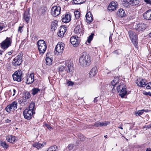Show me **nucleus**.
Instances as JSON below:
<instances>
[{"label":"nucleus","mask_w":151,"mask_h":151,"mask_svg":"<svg viewBox=\"0 0 151 151\" xmlns=\"http://www.w3.org/2000/svg\"><path fill=\"white\" fill-rule=\"evenodd\" d=\"M119 77H116L114 78V80L111 82V84L113 86H114L118 84V86L116 88L117 90L119 92L120 96L123 98L127 93V91L126 90V86L123 82H121L119 85Z\"/></svg>","instance_id":"nucleus-1"},{"label":"nucleus","mask_w":151,"mask_h":151,"mask_svg":"<svg viewBox=\"0 0 151 151\" xmlns=\"http://www.w3.org/2000/svg\"><path fill=\"white\" fill-rule=\"evenodd\" d=\"M91 62L90 56L86 52L82 53L79 59V62L80 65L84 67L89 66Z\"/></svg>","instance_id":"nucleus-2"},{"label":"nucleus","mask_w":151,"mask_h":151,"mask_svg":"<svg viewBox=\"0 0 151 151\" xmlns=\"http://www.w3.org/2000/svg\"><path fill=\"white\" fill-rule=\"evenodd\" d=\"M37 47L40 54L43 55L47 49V45L45 41L43 40H40L37 42Z\"/></svg>","instance_id":"nucleus-3"},{"label":"nucleus","mask_w":151,"mask_h":151,"mask_svg":"<svg viewBox=\"0 0 151 151\" xmlns=\"http://www.w3.org/2000/svg\"><path fill=\"white\" fill-rule=\"evenodd\" d=\"M129 36L132 42L135 46L137 48L138 46L137 44V37L134 32L132 31H129L128 32Z\"/></svg>","instance_id":"nucleus-4"},{"label":"nucleus","mask_w":151,"mask_h":151,"mask_svg":"<svg viewBox=\"0 0 151 151\" xmlns=\"http://www.w3.org/2000/svg\"><path fill=\"white\" fill-rule=\"evenodd\" d=\"M22 74L21 70L16 71L12 75L14 80L19 82L21 81L23 79Z\"/></svg>","instance_id":"nucleus-5"},{"label":"nucleus","mask_w":151,"mask_h":151,"mask_svg":"<svg viewBox=\"0 0 151 151\" xmlns=\"http://www.w3.org/2000/svg\"><path fill=\"white\" fill-rule=\"evenodd\" d=\"M12 43V38L7 37L6 39L1 43V47L4 49H7L11 46Z\"/></svg>","instance_id":"nucleus-6"},{"label":"nucleus","mask_w":151,"mask_h":151,"mask_svg":"<svg viewBox=\"0 0 151 151\" xmlns=\"http://www.w3.org/2000/svg\"><path fill=\"white\" fill-rule=\"evenodd\" d=\"M64 44L62 42H59L56 46L55 52L57 55H60L63 53L64 49Z\"/></svg>","instance_id":"nucleus-7"},{"label":"nucleus","mask_w":151,"mask_h":151,"mask_svg":"<svg viewBox=\"0 0 151 151\" xmlns=\"http://www.w3.org/2000/svg\"><path fill=\"white\" fill-rule=\"evenodd\" d=\"M35 112L33 110H31L26 109L23 112L24 117L27 120H30L32 118L33 113Z\"/></svg>","instance_id":"nucleus-8"},{"label":"nucleus","mask_w":151,"mask_h":151,"mask_svg":"<svg viewBox=\"0 0 151 151\" xmlns=\"http://www.w3.org/2000/svg\"><path fill=\"white\" fill-rule=\"evenodd\" d=\"M60 7L55 6L52 7L51 10V13L53 16L55 17L60 14Z\"/></svg>","instance_id":"nucleus-9"},{"label":"nucleus","mask_w":151,"mask_h":151,"mask_svg":"<svg viewBox=\"0 0 151 151\" xmlns=\"http://www.w3.org/2000/svg\"><path fill=\"white\" fill-rule=\"evenodd\" d=\"M17 102L16 101H14L11 104L8 105L5 108V110L8 112H10L11 111H13L14 110L16 109L17 108Z\"/></svg>","instance_id":"nucleus-10"},{"label":"nucleus","mask_w":151,"mask_h":151,"mask_svg":"<svg viewBox=\"0 0 151 151\" xmlns=\"http://www.w3.org/2000/svg\"><path fill=\"white\" fill-rule=\"evenodd\" d=\"M22 56L21 54L19 55L13 59L12 61V64L14 65L18 66L20 65L22 62Z\"/></svg>","instance_id":"nucleus-11"},{"label":"nucleus","mask_w":151,"mask_h":151,"mask_svg":"<svg viewBox=\"0 0 151 151\" xmlns=\"http://www.w3.org/2000/svg\"><path fill=\"white\" fill-rule=\"evenodd\" d=\"M70 41L74 46L77 47L78 45L80 40L77 36H73L70 38Z\"/></svg>","instance_id":"nucleus-12"},{"label":"nucleus","mask_w":151,"mask_h":151,"mask_svg":"<svg viewBox=\"0 0 151 151\" xmlns=\"http://www.w3.org/2000/svg\"><path fill=\"white\" fill-rule=\"evenodd\" d=\"M67 30V28L66 26H61L59 31L57 33L58 36L60 37H63Z\"/></svg>","instance_id":"nucleus-13"},{"label":"nucleus","mask_w":151,"mask_h":151,"mask_svg":"<svg viewBox=\"0 0 151 151\" xmlns=\"http://www.w3.org/2000/svg\"><path fill=\"white\" fill-rule=\"evenodd\" d=\"M147 27V26L146 24L143 23H139L137 25L135 29L138 32H142L146 29Z\"/></svg>","instance_id":"nucleus-14"},{"label":"nucleus","mask_w":151,"mask_h":151,"mask_svg":"<svg viewBox=\"0 0 151 151\" xmlns=\"http://www.w3.org/2000/svg\"><path fill=\"white\" fill-rule=\"evenodd\" d=\"M71 20V15L66 13L62 16V21L64 23H68Z\"/></svg>","instance_id":"nucleus-15"},{"label":"nucleus","mask_w":151,"mask_h":151,"mask_svg":"<svg viewBox=\"0 0 151 151\" xmlns=\"http://www.w3.org/2000/svg\"><path fill=\"white\" fill-rule=\"evenodd\" d=\"M117 7V3L113 1L109 4L108 7V9L110 11H112L115 10Z\"/></svg>","instance_id":"nucleus-16"},{"label":"nucleus","mask_w":151,"mask_h":151,"mask_svg":"<svg viewBox=\"0 0 151 151\" xmlns=\"http://www.w3.org/2000/svg\"><path fill=\"white\" fill-rule=\"evenodd\" d=\"M34 80V75L33 74H31L29 76H27L26 78V82L27 84H29L32 83Z\"/></svg>","instance_id":"nucleus-17"},{"label":"nucleus","mask_w":151,"mask_h":151,"mask_svg":"<svg viewBox=\"0 0 151 151\" xmlns=\"http://www.w3.org/2000/svg\"><path fill=\"white\" fill-rule=\"evenodd\" d=\"M138 86L140 87H144L146 86V80L144 79L137 80L136 83Z\"/></svg>","instance_id":"nucleus-18"},{"label":"nucleus","mask_w":151,"mask_h":151,"mask_svg":"<svg viewBox=\"0 0 151 151\" xmlns=\"http://www.w3.org/2000/svg\"><path fill=\"white\" fill-rule=\"evenodd\" d=\"M86 21L87 23L91 22L93 20V16L91 13L89 12H88L86 15Z\"/></svg>","instance_id":"nucleus-19"},{"label":"nucleus","mask_w":151,"mask_h":151,"mask_svg":"<svg viewBox=\"0 0 151 151\" xmlns=\"http://www.w3.org/2000/svg\"><path fill=\"white\" fill-rule=\"evenodd\" d=\"M144 18L147 20H151V10L147 11L143 14Z\"/></svg>","instance_id":"nucleus-20"},{"label":"nucleus","mask_w":151,"mask_h":151,"mask_svg":"<svg viewBox=\"0 0 151 151\" xmlns=\"http://www.w3.org/2000/svg\"><path fill=\"white\" fill-rule=\"evenodd\" d=\"M97 72V69L96 67H94L92 68L90 71L89 74L91 77L94 76Z\"/></svg>","instance_id":"nucleus-21"},{"label":"nucleus","mask_w":151,"mask_h":151,"mask_svg":"<svg viewBox=\"0 0 151 151\" xmlns=\"http://www.w3.org/2000/svg\"><path fill=\"white\" fill-rule=\"evenodd\" d=\"M23 18L26 22H28L30 19V14L28 11L24 12L23 14Z\"/></svg>","instance_id":"nucleus-22"},{"label":"nucleus","mask_w":151,"mask_h":151,"mask_svg":"<svg viewBox=\"0 0 151 151\" xmlns=\"http://www.w3.org/2000/svg\"><path fill=\"white\" fill-rule=\"evenodd\" d=\"M6 140L8 142L14 143L15 141V137L13 136L9 135L6 137Z\"/></svg>","instance_id":"nucleus-23"},{"label":"nucleus","mask_w":151,"mask_h":151,"mask_svg":"<svg viewBox=\"0 0 151 151\" xmlns=\"http://www.w3.org/2000/svg\"><path fill=\"white\" fill-rule=\"evenodd\" d=\"M118 15L120 17H122L125 15L124 10L122 9H120L117 13Z\"/></svg>","instance_id":"nucleus-24"},{"label":"nucleus","mask_w":151,"mask_h":151,"mask_svg":"<svg viewBox=\"0 0 151 151\" xmlns=\"http://www.w3.org/2000/svg\"><path fill=\"white\" fill-rule=\"evenodd\" d=\"M46 8L45 6L41 7L39 10V13L43 16L46 15Z\"/></svg>","instance_id":"nucleus-25"},{"label":"nucleus","mask_w":151,"mask_h":151,"mask_svg":"<svg viewBox=\"0 0 151 151\" xmlns=\"http://www.w3.org/2000/svg\"><path fill=\"white\" fill-rule=\"evenodd\" d=\"M43 143L44 142H43L42 144L41 143H40L38 142H36L34 144H33L32 146L34 147H35L38 149H39L41 148L42 147L44 146L43 144Z\"/></svg>","instance_id":"nucleus-26"},{"label":"nucleus","mask_w":151,"mask_h":151,"mask_svg":"<svg viewBox=\"0 0 151 151\" xmlns=\"http://www.w3.org/2000/svg\"><path fill=\"white\" fill-rule=\"evenodd\" d=\"M73 69L72 64L70 63H68L67 67L66 68V70L68 73H71Z\"/></svg>","instance_id":"nucleus-27"},{"label":"nucleus","mask_w":151,"mask_h":151,"mask_svg":"<svg viewBox=\"0 0 151 151\" xmlns=\"http://www.w3.org/2000/svg\"><path fill=\"white\" fill-rule=\"evenodd\" d=\"M46 64L47 65H50L52 63V60L49 57H47L45 58Z\"/></svg>","instance_id":"nucleus-28"},{"label":"nucleus","mask_w":151,"mask_h":151,"mask_svg":"<svg viewBox=\"0 0 151 151\" xmlns=\"http://www.w3.org/2000/svg\"><path fill=\"white\" fill-rule=\"evenodd\" d=\"M131 0H123L122 3L123 5L127 7L129 4H131Z\"/></svg>","instance_id":"nucleus-29"},{"label":"nucleus","mask_w":151,"mask_h":151,"mask_svg":"<svg viewBox=\"0 0 151 151\" xmlns=\"http://www.w3.org/2000/svg\"><path fill=\"white\" fill-rule=\"evenodd\" d=\"M145 111L147 112L148 111V110H145L144 109H142L141 110H139L138 111L136 112L135 114L137 116H139L142 115Z\"/></svg>","instance_id":"nucleus-30"},{"label":"nucleus","mask_w":151,"mask_h":151,"mask_svg":"<svg viewBox=\"0 0 151 151\" xmlns=\"http://www.w3.org/2000/svg\"><path fill=\"white\" fill-rule=\"evenodd\" d=\"M86 0H73V3L74 4H80L84 3Z\"/></svg>","instance_id":"nucleus-31"},{"label":"nucleus","mask_w":151,"mask_h":151,"mask_svg":"<svg viewBox=\"0 0 151 151\" xmlns=\"http://www.w3.org/2000/svg\"><path fill=\"white\" fill-rule=\"evenodd\" d=\"M35 104L34 102H32L29 105V108H27V109H29L31 110H33L34 111V110L35 109Z\"/></svg>","instance_id":"nucleus-32"},{"label":"nucleus","mask_w":151,"mask_h":151,"mask_svg":"<svg viewBox=\"0 0 151 151\" xmlns=\"http://www.w3.org/2000/svg\"><path fill=\"white\" fill-rule=\"evenodd\" d=\"M74 31L76 33L80 34L81 32V29L80 26H77L75 28Z\"/></svg>","instance_id":"nucleus-33"},{"label":"nucleus","mask_w":151,"mask_h":151,"mask_svg":"<svg viewBox=\"0 0 151 151\" xmlns=\"http://www.w3.org/2000/svg\"><path fill=\"white\" fill-rule=\"evenodd\" d=\"M73 147V145L72 144H69L67 147L64 149V151H69L71 150Z\"/></svg>","instance_id":"nucleus-34"},{"label":"nucleus","mask_w":151,"mask_h":151,"mask_svg":"<svg viewBox=\"0 0 151 151\" xmlns=\"http://www.w3.org/2000/svg\"><path fill=\"white\" fill-rule=\"evenodd\" d=\"M0 145L1 146L4 148L7 149L8 147V145L6 144L5 142L1 141L0 142Z\"/></svg>","instance_id":"nucleus-35"},{"label":"nucleus","mask_w":151,"mask_h":151,"mask_svg":"<svg viewBox=\"0 0 151 151\" xmlns=\"http://www.w3.org/2000/svg\"><path fill=\"white\" fill-rule=\"evenodd\" d=\"M139 3V0H131V5L132 6L138 5Z\"/></svg>","instance_id":"nucleus-36"},{"label":"nucleus","mask_w":151,"mask_h":151,"mask_svg":"<svg viewBox=\"0 0 151 151\" xmlns=\"http://www.w3.org/2000/svg\"><path fill=\"white\" fill-rule=\"evenodd\" d=\"M109 122H99V124L100 125V127H102L103 126H107V125L109 124Z\"/></svg>","instance_id":"nucleus-37"},{"label":"nucleus","mask_w":151,"mask_h":151,"mask_svg":"<svg viewBox=\"0 0 151 151\" xmlns=\"http://www.w3.org/2000/svg\"><path fill=\"white\" fill-rule=\"evenodd\" d=\"M74 14L76 19H79L80 16V13L79 11H76L75 12Z\"/></svg>","instance_id":"nucleus-38"},{"label":"nucleus","mask_w":151,"mask_h":151,"mask_svg":"<svg viewBox=\"0 0 151 151\" xmlns=\"http://www.w3.org/2000/svg\"><path fill=\"white\" fill-rule=\"evenodd\" d=\"M40 91V90L37 88H33L32 90V94L34 95Z\"/></svg>","instance_id":"nucleus-39"},{"label":"nucleus","mask_w":151,"mask_h":151,"mask_svg":"<svg viewBox=\"0 0 151 151\" xmlns=\"http://www.w3.org/2000/svg\"><path fill=\"white\" fill-rule=\"evenodd\" d=\"M57 23L56 22H52L51 24V29H55L57 28Z\"/></svg>","instance_id":"nucleus-40"},{"label":"nucleus","mask_w":151,"mask_h":151,"mask_svg":"<svg viewBox=\"0 0 151 151\" xmlns=\"http://www.w3.org/2000/svg\"><path fill=\"white\" fill-rule=\"evenodd\" d=\"M57 148L56 146L50 147L48 149L47 151H56Z\"/></svg>","instance_id":"nucleus-41"},{"label":"nucleus","mask_w":151,"mask_h":151,"mask_svg":"<svg viewBox=\"0 0 151 151\" xmlns=\"http://www.w3.org/2000/svg\"><path fill=\"white\" fill-rule=\"evenodd\" d=\"M94 34L93 33H92L88 37V40H87V41L88 43H90L91 41L92 40L93 36Z\"/></svg>","instance_id":"nucleus-42"},{"label":"nucleus","mask_w":151,"mask_h":151,"mask_svg":"<svg viewBox=\"0 0 151 151\" xmlns=\"http://www.w3.org/2000/svg\"><path fill=\"white\" fill-rule=\"evenodd\" d=\"M78 138L81 140V141H83L85 139L86 137L83 135L80 134L78 136Z\"/></svg>","instance_id":"nucleus-43"},{"label":"nucleus","mask_w":151,"mask_h":151,"mask_svg":"<svg viewBox=\"0 0 151 151\" xmlns=\"http://www.w3.org/2000/svg\"><path fill=\"white\" fill-rule=\"evenodd\" d=\"M45 125L50 131L53 129V127H51L50 125L48 124L45 123Z\"/></svg>","instance_id":"nucleus-44"},{"label":"nucleus","mask_w":151,"mask_h":151,"mask_svg":"<svg viewBox=\"0 0 151 151\" xmlns=\"http://www.w3.org/2000/svg\"><path fill=\"white\" fill-rule=\"evenodd\" d=\"M31 97V95L29 92L26 93L25 95V98L26 99H28Z\"/></svg>","instance_id":"nucleus-45"},{"label":"nucleus","mask_w":151,"mask_h":151,"mask_svg":"<svg viewBox=\"0 0 151 151\" xmlns=\"http://www.w3.org/2000/svg\"><path fill=\"white\" fill-rule=\"evenodd\" d=\"M65 68L63 66H61L59 67V73H60L61 72L65 70Z\"/></svg>","instance_id":"nucleus-46"},{"label":"nucleus","mask_w":151,"mask_h":151,"mask_svg":"<svg viewBox=\"0 0 151 151\" xmlns=\"http://www.w3.org/2000/svg\"><path fill=\"white\" fill-rule=\"evenodd\" d=\"M113 53L116 55H118L121 53V51L120 50H117L114 51L113 52Z\"/></svg>","instance_id":"nucleus-47"},{"label":"nucleus","mask_w":151,"mask_h":151,"mask_svg":"<svg viewBox=\"0 0 151 151\" xmlns=\"http://www.w3.org/2000/svg\"><path fill=\"white\" fill-rule=\"evenodd\" d=\"M5 27V25L4 23H0V31L2 30L3 28Z\"/></svg>","instance_id":"nucleus-48"},{"label":"nucleus","mask_w":151,"mask_h":151,"mask_svg":"<svg viewBox=\"0 0 151 151\" xmlns=\"http://www.w3.org/2000/svg\"><path fill=\"white\" fill-rule=\"evenodd\" d=\"M67 84L68 85V86H72L74 84V83L71 81H68L67 82Z\"/></svg>","instance_id":"nucleus-49"},{"label":"nucleus","mask_w":151,"mask_h":151,"mask_svg":"<svg viewBox=\"0 0 151 151\" xmlns=\"http://www.w3.org/2000/svg\"><path fill=\"white\" fill-rule=\"evenodd\" d=\"M146 88L147 89H151V82L147 84Z\"/></svg>","instance_id":"nucleus-50"},{"label":"nucleus","mask_w":151,"mask_h":151,"mask_svg":"<svg viewBox=\"0 0 151 151\" xmlns=\"http://www.w3.org/2000/svg\"><path fill=\"white\" fill-rule=\"evenodd\" d=\"M94 126L96 127H100L99 122H97L95 123Z\"/></svg>","instance_id":"nucleus-51"},{"label":"nucleus","mask_w":151,"mask_h":151,"mask_svg":"<svg viewBox=\"0 0 151 151\" xmlns=\"http://www.w3.org/2000/svg\"><path fill=\"white\" fill-rule=\"evenodd\" d=\"M23 28V26H19L18 28V31L20 33H22V29Z\"/></svg>","instance_id":"nucleus-52"},{"label":"nucleus","mask_w":151,"mask_h":151,"mask_svg":"<svg viewBox=\"0 0 151 151\" xmlns=\"http://www.w3.org/2000/svg\"><path fill=\"white\" fill-rule=\"evenodd\" d=\"M144 1L147 4H151V1L150 0H144Z\"/></svg>","instance_id":"nucleus-53"},{"label":"nucleus","mask_w":151,"mask_h":151,"mask_svg":"<svg viewBox=\"0 0 151 151\" xmlns=\"http://www.w3.org/2000/svg\"><path fill=\"white\" fill-rule=\"evenodd\" d=\"M16 91L15 89H13V95H12V96H14L15 94V93H16Z\"/></svg>","instance_id":"nucleus-54"},{"label":"nucleus","mask_w":151,"mask_h":151,"mask_svg":"<svg viewBox=\"0 0 151 151\" xmlns=\"http://www.w3.org/2000/svg\"><path fill=\"white\" fill-rule=\"evenodd\" d=\"M97 98H98L97 97H96L94 98V100H93V102L95 103L97 102L98 101V100L97 99Z\"/></svg>","instance_id":"nucleus-55"},{"label":"nucleus","mask_w":151,"mask_h":151,"mask_svg":"<svg viewBox=\"0 0 151 151\" xmlns=\"http://www.w3.org/2000/svg\"><path fill=\"white\" fill-rule=\"evenodd\" d=\"M122 124H121L118 127V128H120L122 130L123 129V127H122Z\"/></svg>","instance_id":"nucleus-56"},{"label":"nucleus","mask_w":151,"mask_h":151,"mask_svg":"<svg viewBox=\"0 0 151 151\" xmlns=\"http://www.w3.org/2000/svg\"><path fill=\"white\" fill-rule=\"evenodd\" d=\"M147 35L149 37L151 38V32L149 33Z\"/></svg>","instance_id":"nucleus-57"},{"label":"nucleus","mask_w":151,"mask_h":151,"mask_svg":"<svg viewBox=\"0 0 151 151\" xmlns=\"http://www.w3.org/2000/svg\"><path fill=\"white\" fill-rule=\"evenodd\" d=\"M8 54L9 55H11L12 54V52H11V51L10 52H8Z\"/></svg>","instance_id":"nucleus-58"},{"label":"nucleus","mask_w":151,"mask_h":151,"mask_svg":"<svg viewBox=\"0 0 151 151\" xmlns=\"http://www.w3.org/2000/svg\"><path fill=\"white\" fill-rule=\"evenodd\" d=\"M6 122L7 123H9L11 122V120L8 119H7V120H6Z\"/></svg>","instance_id":"nucleus-59"},{"label":"nucleus","mask_w":151,"mask_h":151,"mask_svg":"<svg viewBox=\"0 0 151 151\" xmlns=\"http://www.w3.org/2000/svg\"><path fill=\"white\" fill-rule=\"evenodd\" d=\"M146 151H151V149L150 148H147L146 150Z\"/></svg>","instance_id":"nucleus-60"},{"label":"nucleus","mask_w":151,"mask_h":151,"mask_svg":"<svg viewBox=\"0 0 151 151\" xmlns=\"http://www.w3.org/2000/svg\"><path fill=\"white\" fill-rule=\"evenodd\" d=\"M3 52V51L0 50V55H2Z\"/></svg>","instance_id":"nucleus-61"},{"label":"nucleus","mask_w":151,"mask_h":151,"mask_svg":"<svg viewBox=\"0 0 151 151\" xmlns=\"http://www.w3.org/2000/svg\"><path fill=\"white\" fill-rule=\"evenodd\" d=\"M148 95L151 96V93H148Z\"/></svg>","instance_id":"nucleus-62"},{"label":"nucleus","mask_w":151,"mask_h":151,"mask_svg":"<svg viewBox=\"0 0 151 151\" xmlns=\"http://www.w3.org/2000/svg\"><path fill=\"white\" fill-rule=\"evenodd\" d=\"M107 135H105V136H104V137H105V138H106V137H107Z\"/></svg>","instance_id":"nucleus-63"},{"label":"nucleus","mask_w":151,"mask_h":151,"mask_svg":"<svg viewBox=\"0 0 151 151\" xmlns=\"http://www.w3.org/2000/svg\"><path fill=\"white\" fill-rule=\"evenodd\" d=\"M112 91H113V89H112Z\"/></svg>","instance_id":"nucleus-64"}]
</instances>
